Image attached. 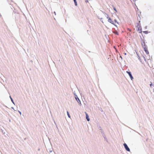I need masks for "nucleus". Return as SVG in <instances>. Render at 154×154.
<instances>
[{
	"label": "nucleus",
	"instance_id": "2eb2a0df",
	"mask_svg": "<svg viewBox=\"0 0 154 154\" xmlns=\"http://www.w3.org/2000/svg\"><path fill=\"white\" fill-rule=\"evenodd\" d=\"M18 112L21 115V112H20V111H18Z\"/></svg>",
	"mask_w": 154,
	"mask_h": 154
},
{
	"label": "nucleus",
	"instance_id": "7ed1b4c3",
	"mask_svg": "<svg viewBox=\"0 0 154 154\" xmlns=\"http://www.w3.org/2000/svg\"><path fill=\"white\" fill-rule=\"evenodd\" d=\"M126 73L128 74V75L129 76L131 79L132 80L133 79V78L131 74V72H128V71H127Z\"/></svg>",
	"mask_w": 154,
	"mask_h": 154
},
{
	"label": "nucleus",
	"instance_id": "4be33fe9",
	"mask_svg": "<svg viewBox=\"0 0 154 154\" xmlns=\"http://www.w3.org/2000/svg\"><path fill=\"white\" fill-rule=\"evenodd\" d=\"M54 13L55 14V15H56V12H55V11H54Z\"/></svg>",
	"mask_w": 154,
	"mask_h": 154
},
{
	"label": "nucleus",
	"instance_id": "393cba45",
	"mask_svg": "<svg viewBox=\"0 0 154 154\" xmlns=\"http://www.w3.org/2000/svg\"><path fill=\"white\" fill-rule=\"evenodd\" d=\"M124 54L125 55H126V53H124Z\"/></svg>",
	"mask_w": 154,
	"mask_h": 154
},
{
	"label": "nucleus",
	"instance_id": "f3484780",
	"mask_svg": "<svg viewBox=\"0 0 154 154\" xmlns=\"http://www.w3.org/2000/svg\"><path fill=\"white\" fill-rule=\"evenodd\" d=\"M74 94L75 96H75H77V95L75 93H74Z\"/></svg>",
	"mask_w": 154,
	"mask_h": 154
},
{
	"label": "nucleus",
	"instance_id": "39448f33",
	"mask_svg": "<svg viewBox=\"0 0 154 154\" xmlns=\"http://www.w3.org/2000/svg\"><path fill=\"white\" fill-rule=\"evenodd\" d=\"M85 114H86V119L88 121H89V120H90V119L89 118V116H88V114L86 113V112H85Z\"/></svg>",
	"mask_w": 154,
	"mask_h": 154
},
{
	"label": "nucleus",
	"instance_id": "423d86ee",
	"mask_svg": "<svg viewBox=\"0 0 154 154\" xmlns=\"http://www.w3.org/2000/svg\"><path fill=\"white\" fill-rule=\"evenodd\" d=\"M144 50L145 51V52H146V54H149V52L147 50V49L146 48V47H144Z\"/></svg>",
	"mask_w": 154,
	"mask_h": 154
},
{
	"label": "nucleus",
	"instance_id": "9d476101",
	"mask_svg": "<svg viewBox=\"0 0 154 154\" xmlns=\"http://www.w3.org/2000/svg\"><path fill=\"white\" fill-rule=\"evenodd\" d=\"M98 18L100 19V20L101 21V22L103 23V18H100L99 17H98Z\"/></svg>",
	"mask_w": 154,
	"mask_h": 154
},
{
	"label": "nucleus",
	"instance_id": "6e6552de",
	"mask_svg": "<svg viewBox=\"0 0 154 154\" xmlns=\"http://www.w3.org/2000/svg\"><path fill=\"white\" fill-rule=\"evenodd\" d=\"M10 98L11 99V101H12V103L14 104V101L13 100V99H12V98H11V96H10Z\"/></svg>",
	"mask_w": 154,
	"mask_h": 154
},
{
	"label": "nucleus",
	"instance_id": "b1692460",
	"mask_svg": "<svg viewBox=\"0 0 154 154\" xmlns=\"http://www.w3.org/2000/svg\"><path fill=\"white\" fill-rule=\"evenodd\" d=\"M147 32V31H145L144 32Z\"/></svg>",
	"mask_w": 154,
	"mask_h": 154
},
{
	"label": "nucleus",
	"instance_id": "9b49d317",
	"mask_svg": "<svg viewBox=\"0 0 154 154\" xmlns=\"http://www.w3.org/2000/svg\"><path fill=\"white\" fill-rule=\"evenodd\" d=\"M74 3H75V6H77V2H76V1H74Z\"/></svg>",
	"mask_w": 154,
	"mask_h": 154
},
{
	"label": "nucleus",
	"instance_id": "5701e85b",
	"mask_svg": "<svg viewBox=\"0 0 154 154\" xmlns=\"http://www.w3.org/2000/svg\"><path fill=\"white\" fill-rule=\"evenodd\" d=\"M49 152H52V150H50V151H49Z\"/></svg>",
	"mask_w": 154,
	"mask_h": 154
},
{
	"label": "nucleus",
	"instance_id": "dca6fc26",
	"mask_svg": "<svg viewBox=\"0 0 154 154\" xmlns=\"http://www.w3.org/2000/svg\"><path fill=\"white\" fill-rule=\"evenodd\" d=\"M114 21L115 22H116V23H118V22H117V20H116L115 19L114 20Z\"/></svg>",
	"mask_w": 154,
	"mask_h": 154
},
{
	"label": "nucleus",
	"instance_id": "a878e982",
	"mask_svg": "<svg viewBox=\"0 0 154 154\" xmlns=\"http://www.w3.org/2000/svg\"><path fill=\"white\" fill-rule=\"evenodd\" d=\"M120 57H121V58L122 59V57L121 56H120Z\"/></svg>",
	"mask_w": 154,
	"mask_h": 154
},
{
	"label": "nucleus",
	"instance_id": "4468645a",
	"mask_svg": "<svg viewBox=\"0 0 154 154\" xmlns=\"http://www.w3.org/2000/svg\"><path fill=\"white\" fill-rule=\"evenodd\" d=\"M142 45H144V46H145V42H143V43H142Z\"/></svg>",
	"mask_w": 154,
	"mask_h": 154
},
{
	"label": "nucleus",
	"instance_id": "20e7f679",
	"mask_svg": "<svg viewBox=\"0 0 154 154\" xmlns=\"http://www.w3.org/2000/svg\"><path fill=\"white\" fill-rule=\"evenodd\" d=\"M108 21L109 22L111 23L112 24L114 25L115 26H116V25H115L114 23L112 21V19L110 18H108Z\"/></svg>",
	"mask_w": 154,
	"mask_h": 154
},
{
	"label": "nucleus",
	"instance_id": "ddd939ff",
	"mask_svg": "<svg viewBox=\"0 0 154 154\" xmlns=\"http://www.w3.org/2000/svg\"><path fill=\"white\" fill-rule=\"evenodd\" d=\"M113 6V9H114V10L116 11V12H117V10H116V8H115V7H114L113 6Z\"/></svg>",
	"mask_w": 154,
	"mask_h": 154
},
{
	"label": "nucleus",
	"instance_id": "cd10ccee",
	"mask_svg": "<svg viewBox=\"0 0 154 154\" xmlns=\"http://www.w3.org/2000/svg\"><path fill=\"white\" fill-rule=\"evenodd\" d=\"M74 1H76V0H73Z\"/></svg>",
	"mask_w": 154,
	"mask_h": 154
},
{
	"label": "nucleus",
	"instance_id": "f257e3e1",
	"mask_svg": "<svg viewBox=\"0 0 154 154\" xmlns=\"http://www.w3.org/2000/svg\"><path fill=\"white\" fill-rule=\"evenodd\" d=\"M75 99L76 100L77 102L78 103H79V105L80 106H81L82 104H81V101L79 99V98L78 97V96H75Z\"/></svg>",
	"mask_w": 154,
	"mask_h": 154
},
{
	"label": "nucleus",
	"instance_id": "0eeeda50",
	"mask_svg": "<svg viewBox=\"0 0 154 154\" xmlns=\"http://www.w3.org/2000/svg\"><path fill=\"white\" fill-rule=\"evenodd\" d=\"M101 11V12H102L103 14H104L105 16L106 17V18H107V19H108V18H109V17H108V15L107 14H106V13L105 12H103V11Z\"/></svg>",
	"mask_w": 154,
	"mask_h": 154
},
{
	"label": "nucleus",
	"instance_id": "f8f14e48",
	"mask_svg": "<svg viewBox=\"0 0 154 154\" xmlns=\"http://www.w3.org/2000/svg\"><path fill=\"white\" fill-rule=\"evenodd\" d=\"M138 31H140V32H141V29L140 27H138Z\"/></svg>",
	"mask_w": 154,
	"mask_h": 154
},
{
	"label": "nucleus",
	"instance_id": "6ab92c4d",
	"mask_svg": "<svg viewBox=\"0 0 154 154\" xmlns=\"http://www.w3.org/2000/svg\"><path fill=\"white\" fill-rule=\"evenodd\" d=\"M117 35H118V33L117 32H114Z\"/></svg>",
	"mask_w": 154,
	"mask_h": 154
},
{
	"label": "nucleus",
	"instance_id": "412c9836",
	"mask_svg": "<svg viewBox=\"0 0 154 154\" xmlns=\"http://www.w3.org/2000/svg\"><path fill=\"white\" fill-rule=\"evenodd\" d=\"M11 108H12V109H13L14 111H16V110H15L14 109V108H13V107H11Z\"/></svg>",
	"mask_w": 154,
	"mask_h": 154
},
{
	"label": "nucleus",
	"instance_id": "1a4fd4ad",
	"mask_svg": "<svg viewBox=\"0 0 154 154\" xmlns=\"http://www.w3.org/2000/svg\"><path fill=\"white\" fill-rule=\"evenodd\" d=\"M67 115L68 116V117L69 118H70V116L69 113V112H68V111H67Z\"/></svg>",
	"mask_w": 154,
	"mask_h": 154
},
{
	"label": "nucleus",
	"instance_id": "bb28decb",
	"mask_svg": "<svg viewBox=\"0 0 154 154\" xmlns=\"http://www.w3.org/2000/svg\"><path fill=\"white\" fill-rule=\"evenodd\" d=\"M144 59L145 60V57H144Z\"/></svg>",
	"mask_w": 154,
	"mask_h": 154
},
{
	"label": "nucleus",
	"instance_id": "aec40b11",
	"mask_svg": "<svg viewBox=\"0 0 154 154\" xmlns=\"http://www.w3.org/2000/svg\"><path fill=\"white\" fill-rule=\"evenodd\" d=\"M88 2V0H86V1H85V2H86V3Z\"/></svg>",
	"mask_w": 154,
	"mask_h": 154
},
{
	"label": "nucleus",
	"instance_id": "f03ea898",
	"mask_svg": "<svg viewBox=\"0 0 154 154\" xmlns=\"http://www.w3.org/2000/svg\"><path fill=\"white\" fill-rule=\"evenodd\" d=\"M123 145L125 147V149H126V150L127 151H128V152L130 151V149L128 147V146L127 145V144L126 143H124Z\"/></svg>",
	"mask_w": 154,
	"mask_h": 154
},
{
	"label": "nucleus",
	"instance_id": "a211bd4d",
	"mask_svg": "<svg viewBox=\"0 0 154 154\" xmlns=\"http://www.w3.org/2000/svg\"><path fill=\"white\" fill-rule=\"evenodd\" d=\"M150 83H151V84H150V86L151 87L152 85V83H151V82H150Z\"/></svg>",
	"mask_w": 154,
	"mask_h": 154
}]
</instances>
